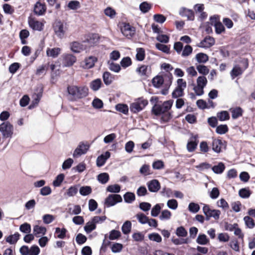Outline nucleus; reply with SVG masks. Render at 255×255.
Returning a JSON list of instances; mask_svg holds the SVG:
<instances>
[{"instance_id":"obj_1","label":"nucleus","mask_w":255,"mask_h":255,"mask_svg":"<svg viewBox=\"0 0 255 255\" xmlns=\"http://www.w3.org/2000/svg\"><path fill=\"white\" fill-rule=\"evenodd\" d=\"M98 41V36L94 34H89L85 36L82 42L75 41L71 44V49L72 51L80 53L87 50L93 46Z\"/></svg>"},{"instance_id":"obj_2","label":"nucleus","mask_w":255,"mask_h":255,"mask_svg":"<svg viewBox=\"0 0 255 255\" xmlns=\"http://www.w3.org/2000/svg\"><path fill=\"white\" fill-rule=\"evenodd\" d=\"M67 91L69 95H72L74 98L81 99L88 95V88L85 86L79 87L72 85L67 87Z\"/></svg>"},{"instance_id":"obj_3","label":"nucleus","mask_w":255,"mask_h":255,"mask_svg":"<svg viewBox=\"0 0 255 255\" xmlns=\"http://www.w3.org/2000/svg\"><path fill=\"white\" fill-rule=\"evenodd\" d=\"M207 79L204 76H199L196 80V86H195L193 90L197 96H201L203 95L204 88L207 84Z\"/></svg>"},{"instance_id":"obj_4","label":"nucleus","mask_w":255,"mask_h":255,"mask_svg":"<svg viewBox=\"0 0 255 255\" xmlns=\"http://www.w3.org/2000/svg\"><path fill=\"white\" fill-rule=\"evenodd\" d=\"M148 104L147 100L143 98H138L130 105V109L133 113H138L142 110Z\"/></svg>"},{"instance_id":"obj_5","label":"nucleus","mask_w":255,"mask_h":255,"mask_svg":"<svg viewBox=\"0 0 255 255\" xmlns=\"http://www.w3.org/2000/svg\"><path fill=\"white\" fill-rule=\"evenodd\" d=\"M13 126L8 122H5L0 125V132L3 137H11L13 134Z\"/></svg>"},{"instance_id":"obj_6","label":"nucleus","mask_w":255,"mask_h":255,"mask_svg":"<svg viewBox=\"0 0 255 255\" xmlns=\"http://www.w3.org/2000/svg\"><path fill=\"white\" fill-rule=\"evenodd\" d=\"M120 28L122 34L129 38L135 33V28L129 23L122 22L120 24Z\"/></svg>"},{"instance_id":"obj_7","label":"nucleus","mask_w":255,"mask_h":255,"mask_svg":"<svg viewBox=\"0 0 255 255\" xmlns=\"http://www.w3.org/2000/svg\"><path fill=\"white\" fill-rule=\"evenodd\" d=\"M203 211L206 216V219L209 220L211 217L214 218L215 220L219 219L221 214L220 211L218 210H212L209 205L204 204L203 207Z\"/></svg>"},{"instance_id":"obj_8","label":"nucleus","mask_w":255,"mask_h":255,"mask_svg":"<svg viewBox=\"0 0 255 255\" xmlns=\"http://www.w3.org/2000/svg\"><path fill=\"white\" fill-rule=\"evenodd\" d=\"M53 29L55 34L59 38H62L66 32L65 24L59 20L56 21L53 24Z\"/></svg>"},{"instance_id":"obj_9","label":"nucleus","mask_w":255,"mask_h":255,"mask_svg":"<svg viewBox=\"0 0 255 255\" xmlns=\"http://www.w3.org/2000/svg\"><path fill=\"white\" fill-rule=\"evenodd\" d=\"M122 201V198L120 195L119 194H110L107 198H106L105 201V204L107 207H109L114 206L118 203Z\"/></svg>"},{"instance_id":"obj_10","label":"nucleus","mask_w":255,"mask_h":255,"mask_svg":"<svg viewBox=\"0 0 255 255\" xmlns=\"http://www.w3.org/2000/svg\"><path fill=\"white\" fill-rule=\"evenodd\" d=\"M243 67L240 64H238L233 67L230 73L232 79H234L236 77L241 75L244 71L248 67V64L247 61L243 62Z\"/></svg>"},{"instance_id":"obj_11","label":"nucleus","mask_w":255,"mask_h":255,"mask_svg":"<svg viewBox=\"0 0 255 255\" xmlns=\"http://www.w3.org/2000/svg\"><path fill=\"white\" fill-rule=\"evenodd\" d=\"M28 22L29 26L34 30L41 31L43 29L44 23L42 21L37 20L32 17H29Z\"/></svg>"},{"instance_id":"obj_12","label":"nucleus","mask_w":255,"mask_h":255,"mask_svg":"<svg viewBox=\"0 0 255 255\" xmlns=\"http://www.w3.org/2000/svg\"><path fill=\"white\" fill-rule=\"evenodd\" d=\"M97 61V58L96 57L90 56L85 59V60L81 63V66L84 69H90L94 66Z\"/></svg>"},{"instance_id":"obj_13","label":"nucleus","mask_w":255,"mask_h":255,"mask_svg":"<svg viewBox=\"0 0 255 255\" xmlns=\"http://www.w3.org/2000/svg\"><path fill=\"white\" fill-rule=\"evenodd\" d=\"M215 40L214 38L210 36H206L202 40L197 46L202 48H210L215 44Z\"/></svg>"},{"instance_id":"obj_14","label":"nucleus","mask_w":255,"mask_h":255,"mask_svg":"<svg viewBox=\"0 0 255 255\" xmlns=\"http://www.w3.org/2000/svg\"><path fill=\"white\" fill-rule=\"evenodd\" d=\"M210 21L212 25L214 24L215 28V32L217 34H221L225 31V28L223 24L220 21H217L216 17L213 16L210 18Z\"/></svg>"},{"instance_id":"obj_15","label":"nucleus","mask_w":255,"mask_h":255,"mask_svg":"<svg viewBox=\"0 0 255 255\" xmlns=\"http://www.w3.org/2000/svg\"><path fill=\"white\" fill-rule=\"evenodd\" d=\"M89 148V146L88 144L80 143L74 151L73 156L76 157L86 153Z\"/></svg>"},{"instance_id":"obj_16","label":"nucleus","mask_w":255,"mask_h":255,"mask_svg":"<svg viewBox=\"0 0 255 255\" xmlns=\"http://www.w3.org/2000/svg\"><path fill=\"white\" fill-rule=\"evenodd\" d=\"M62 58L63 65L66 67L73 65L76 61V58L71 54H64Z\"/></svg>"},{"instance_id":"obj_17","label":"nucleus","mask_w":255,"mask_h":255,"mask_svg":"<svg viewBox=\"0 0 255 255\" xmlns=\"http://www.w3.org/2000/svg\"><path fill=\"white\" fill-rule=\"evenodd\" d=\"M179 14L182 16L186 17L188 20H193L194 19L193 11L185 7H181L180 9Z\"/></svg>"},{"instance_id":"obj_18","label":"nucleus","mask_w":255,"mask_h":255,"mask_svg":"<svg viewBox=\"0 0 255 255\" xmlns=\"http://www.w3.org/2000/svg\"><path fill=\"white\" fill-rule=\"evenodd\" d=\"M224 145L223 141L220 139L213 140L212 147L213 150L216 153H220Z\"/></svg>"},{"instance_id":"obj_19","label":"nucleus","mask_w":255,"mask_h":255,"mask_svg":"<svg viewBox=\"0 0 255 255\" xmlns=\"http://www.w3.org/2000/svg\"><path fill=\"white\" fill-rule=\"evenodd\" d=\"M46 231L47 229L44 227L39 225H35L33 226V233L36 237L44 236L46 234Z\"/></svg>"},{"instance_id":"obj_20","label":"nucleus","mask_w":255,"mask_h":255,"mask_svg":"<svg viewBox=\"0 0 255 255\" xmlns=\"http://www.w3.org/2000/svg\"><path fill=\"white\" fill-rule=\"evenodd\" d=\"M46 7L44 4L37 2L34 6V12L38 15H43L46 11Z\"/></svg>"},{"instance_id":"obj_21","label":"nucleus","mask_w":255,"mask_h":255,"mask_svg":"<svg viewBox=\"0 0 255 255\" xmlns=\"http://www.w3.org/2000/svg\"><path fill=\"white\" fill-rule=\"evenodd\" d=\"M147 186L149 190L152 192H157L160 188V183L157 180H152L147 183Z\"/></svg>"},{"instance_id":"obj_22","label":"nucleus","mask_w":255,"mask_h":255,"mask_svg":"<svg viewBox=\"0 0 255 255\" xmlns=\"http://www.w3.org/2000/svg\"><path fill=\"white\" fill-rule=\"evenodd\" d=\"M61 49L59 47L55 48H48L46 50V55L48 57H51L53 58L58 57L61 53Z\"/></svg>"},{"instance_id":"obj_23","label":"nucleus","mask_w":255,"mask_h":255,"mask_svg":"<svg viewBox=\"0 0 255 255\" xmlns=\"http://www.w3.org/2000/svg\"><path fill=\"white\" fill-rule=\"evenodd\" d=\"M110 157V153L109 151H106L104 154L101 155L97 159V165L98 167L103 166Z\"/></svg>"},{"instance_id":"obj_24","label":"nucleus","mask_w":255,"mask_h":255,"mask_svg":"<svg viewBox=\"0 0 255 255\" xmlns=\"http://www.w3.org/2000/svg\"><path fill=\"white\" fill-rule=\"evenodd\" d=\"M78 188V185L71 186L67 190L64 195L68 197H73L77 194Z\"/></svg>"},{"instance_id":"obj_25","label":"nucleus","mask_w":255,"mask_h":255,"mask_svg":"<svg viewBox=\"0 0 255 255\" xmlns=\"http://www.w3.org/2000/svg\"><path fill=\"white\" fill-rule=\"evenodd\" d=\"M102 85V82L100 79H96L91 81L90 83V87L94 91H97L99 90Z\"/></svg>"},{"instance_id":"obj_26","label":"nucleus","mask_w":255,"mask_h":255,"mask_svg":"<svg viewBox=\"0 0 255 255\" xmlns=\"http://www.w3.org/2000/svg\"><path fill=\"white\" fill-rule=\"evenodd\" d=\"M230 111L232 113V117L234 119L241 116L243 113V110L240 107L231 108Z\"/></svg>"},{"instance_id":"obj_27","label":"nucleus","mask_w":255,"mask_h":255,"mask_svg":"<svg viewBox=\"0 0 255 255\" xmlns=\"http://www.w3.org/2000/svg\"><path fill=\"white\" fill-rule=\"evenodd\" d=\"M196 242L199 245H205L209 243V240L205 234H199L196 239Z\"/></svg>"},{"instance_id":"obj_28","label":"nucleus","mask_w":255,"mask_h":255,"mask_svg":"<svg viewBox=\"0 0 255 255\" xmlns=\"http://www.w3.org/2000/svg\"><path fill=\"white\" fill-rule=\"evenodd\" d=\"M104 14L111 19L114 18L117 14L116 10L111 7H107L104 9Z\"/></svg>"},{"instance_id":"obj_29","label":"nucleus","mask_w":255,"mask_h":255,"mask_svg":"<svg viewBox=\"0 0 255 255\" xmlns=\"http://www.w3.org/2000/svg\"><path fill=\"white\" fill-rule=\"evenodd\" d=\"M196 59L198 63H205L209 60L208 56L203 53H199L196 55Z\"/></svg>"},{"instance_id":"obj_30","label":"nucleus","mask_w":255,"mask_h":255,"mask_svg":"<svg viewBox=\"0 0 255 255\" xmlns=\"http://www.w3.org/2000/svg\"><path fill=\"white\" fill-rule=\"evenodd\" d=\"M225 169V165L222 162H219L218 165L212 167L213 171L216 174L222 173Z\"/></svg>"},{"instance_id":"obj_31","label":"nucleus","mask_w":255,"mask_h":255,"mask_svg":"<svg viewBox=\"0 0 255 255\" xmlns=\"http://www.w3.org/2000/svg\"><path fill=\"white\" fill-rule=\"evenodd\" d=\"M19 236L20 235L18 233H16L13 235L8 236L6 237L5 240L6 242L9 243L10 244H14L19 239Z\"/></svg>"},{"instance_id":"obj_32","label":"nucleus","mask_w":255,"mask_h":255,"mask_svg":"<svg viewBox=\"0 0 255 255\" xmlns=\"http://www.w3.org/2000/svg\"><path fill=\"white\" fill-rule=\"evenodd\" d=\"M152 82L155 87L158 88L163 84L164 80L162 76H156L153 78Z\"/></svg>"},{"instance_id":"obj_33","label":"nucleus","mask_w":255,"mask_h":255,"mask_svg":"<svg viewBox=\"0 0 255 255\" xmlns=\"http://www.w3.org/2000/svg\"><path fill=\"white\" fill-rule=\"evenodd\" d=\"M196 69L198 72L203 75L202 76H205L209 73V69L204 65H198L196 66Z\"/></svg>"},{"instance_id":"obj_34","label":"nucleus","mask_w":255,"mask_h":255,"mask_svg":"<svg viewBox=\"0 0 255 255\" xmlns=\"http://www.w3.org/2000/svg\"><path fill=\"white\" fill-rule=\"evenodd\" d=\"M131 223L129 221H126L122 227V230L124 234H128L131 231Z\"/></svg>"},{"instance_id":"obj_35","label":"nucleus","mask_w":255,"mask_h":255,"mask_svg":"<svg viewBox=\"0 0 255 255\" xmlns=\"http://www.w3.org/2000/svg\"><path fill=\"white\" fill-rule=\"evenodd\" d=\"M97 179L101 183L104 184L109 181V176L107 173H102L98 175Z\"/></svg>"},{"instance_id":"obj_36","label":"nucleus","mask_w":255,"mask_h":255,"mask_svg":"<svg viewBox=\"0 0 255 255\" xmlns=\"http://www.w3.org/2000/svg\"><path fill=\"white\" fill-rule=\"evenodd\" d=\"M173 103L172 100H168L164 102L161 106L163 113H166L170 109Z\"/></svg>"},{"instance_id":"obj_37","label":"nucleus","mask_w":255,"mask_h":255,"mask_svg":"<svg viewBox=\"0 0 255 255\" xmlns=\"http://www.w3.org/2000/svg\"><path fill=\"white\" fill-rule=\"evenodd\" d=\"M116 109L124 114L127 115L128 114V108L127 105L122 104H118L116 106Z\"/></svg>"},{"instance_id":"obj_38","label":"nucleus","mask_w":255,"mask_h":255,"mask_svg":"<svg viewBox=\"0 0 255 255\" xmlns=\"http://www.w3.org/2000/svg\"><path fill=\"white\" fill-rule=\"evenodd\" d=\"M135 217L141 224H145L148 221V217L142 213H137Z\"/></svg>"},{"instance_id":"obj_39","label":"nucleus","mask_w":255,"mask_h":255,"mask_svg":"<svg viewBox=\"0 0 255 255\" xmlns=\"http://www.w3.org/2000/svg\"><path fill=\"white\" fill-rule=\"evenodd\" d=\"M65 177L64 174H60L57 176L55 179L53 181V185L54 187H59L61 184Z\"/></svg>"},{"instance_id":"obj_40","label":"nucleus","mask_w":255,"mask_h":255,"mask_svg":"<svg viewBox=\"0 0 255 255\" xmlns=\"http://www.w3.org/2000/svg\"><path fill=\"white\" fill-rule=\"evenodd\" d=\"M148 68V66L142 65L136 69V71L141 76H146Z\"/></svg>"},{"instance_id":"obj_41","label":"nucleus","mask_w":255,"mask_h":255,"mask_svg":"<svg viewBox=\"0 0 255 255\" xmlns=\"http://www.w3.org/2000/svg\"><path fill=\"white\" fill-rule=\"evenodd\" d=\"M148 239L152 241L160 243L162 241L161 237L157 233H153L148 235Z\"/></svg>"},{"instance_id":"obj_42","label":"nucleus","mask_w":255,"mask_h":255,"mask_svg":"<svg viewBox=\"0 0 255 255\" xmlns=\"http://www.w3.org/2000/svg\"><path fill=\"white\" fill-rule=\"evenodd\" d=\"M31 226L27 223L21 225L19 227V230L25 234H29L31 232Z\"/></svg>"},{"instance_id":"obj_43","label":"nucleus","mask_w":255,"mask_h":255,"mask_svg":"<svg viewBox=\"0 0 255 255\" xmlns=\"http://www.w3.org/2000/svg\"><path fill=\"white\" fill-rule=\"evenodd\" d=\"M109 68L111 70L115 72H119L121 70V67L119 64L115 63L113 61H108Z\"/></svg>"},{"instance_id":"obj_44","label":"nucleus","mask_w":255,"mask_h":255,"mask_svg":"<svg viewBox=\"0 0 255 255\" xmlns=\"http://www.w3.org/2000/svg\"><path fill=\"white\" fill-rule=\"evenodd\" d=\"M145 57V51L142 48L136 49V58L138 61H142Z\"/></svg>"},{"instance_id":"obj_45","label":"nucleus","mask_w":255,"mask_h":255,"mask_svg":"<svg viewBox=\"0 0 255 255\" xmlns=\"http://www.w3.org/2000/svg\"><path fill=\"white\" fill-rule=\"evenodd\" d=\"M121 187L118 184L111 185L107 188V191L111 193H119Z\"/></svg>"},{"instance_id":"obj_46","label":"nucleus","mask_w":255,"mask_h":255,"mask_svg":"<svg viewBox=\"0 0 255 255\" xmlns=\"http://www.w3.org/2000/svg\"><path fill=\"white\" fill-rule=\"evenodd\" d=\"M171 217V213L168 210H164L161 212V214L159 216L161 220H168Z\"/></svg>"},{"instance_id":"obj_47","label":"nucleus","mask_w":255,"mask_h":255,"mask_svg":"<svg viewBox=\"0 0 255 255\" xmlns=\"http://www.w3.org/2000/svg\"><path fill=\"white\" fill-rule=\"evenodd\" d=\"M246 226L250 228H253L255 226L254 220L249 216H245L244 218Z\"/></svg>"},{"instance_id":"obj_48","label":"nucleus","mask_w":255,"mask_h":255,"mask_svg":"<svg viewBox=\"0 0 255 255\" xmlns=\"http://www.w3.org/2000/svg\"><path fill=\"white\" fill-rule=\"evenodd\" d=\"M96 225L94 223V222L91 220L88 222L84 227L85 231L87 233H89L91 232L93 230L95 229Z\"/></svg>"},{"instance_id":"obj_49","label":"nucleus","mask_w":255,"mask_h":255,"mask_svg":"<svg viewBox=\"0 0 255 255\" xmlns=\"http://www.w3.org/2000/svg\"><path fill=\"white\" fill-rule=\"evenodd\" d=\"M92 192V189L90 186H82L79 189V192L83 196L89 195Z\"/></svg>"},{"instance_id":"obj_50","label":"nucleus","mask_w":255,"mask_h":255,"mask_svg":"<svg viewBox=\"0 0 255 255\" xmlns=\"http://www.w3.org/2000/svg\"><path fill=\"white\" fill-rule=\"evenodd\" d=\"M66 230L65 228L60 229L56 228L55 230V234L57 237L59 239H64L66 236Z\"/></svg>"},{"instance_id":"obj_51","label":"nucleus","mask_w":255,"mask_h":255,"mask_svg":"<svg viewBox=\"0 0 255 255\" xmlns=\"http://www.w3.org/2000/svg\"><path fill=\"white\" fill-rule=\"evenodd\" d=\"M188 210L190 212L196 213L200 210V206L198 204L192 202L189 204Z\"/></svg>"},{"instance_id":"obj_52","label":"nucleus","mask_w":255,"mask_h":255,"mask_svg":"<svg viewBox=\"0 0 255 255\" xmlns=\"http://www.w3.org/2000/svg\"><path fill=\"white\" fill-rule=\"evenodd\" d=\"M123 248L122 244L120 243H114L111 246V250L114 253H120Z\"/></svg>"},{"instance_id":"obj_53","label":"nucleus","mask_w":255,"mask_h":255,"mask_svg":"<svg viewBox=\"0 0 255 255\" xmlns=\"http://www.w3.org/2000/svg\"><path fill=\"white\" fill-rule=\"evenodd\" d=\"M155 47L157 49L162 51L163 52L165 53H169L170 48L168 46L166 45L160 43H157L155 44Z\"/></svg>"},{"instance_id":"obj_54","label":"nucleus","mask_w":255,"mask_h":255,"mask_svg":"<svg viewBox=\"0 0 255 255\" xmlns=\"http://www.w3.org/2000/svg\"><path fill=\"white\" fill-rule=\"evenodd\" d=\"M104 82L106 85L110 84L113 80L111 74L108 72H105L103 75Z\"/></svg>"},{"instance_id":"obj_55","label":"nucleus","mask_w":255,"mask_h":255,"mask_svg":"<svg viewBox=\"0 0 255 255\" xmlns=\"http://www.w3.org/2000/svg\"><path fill=\"white\" fill-rule=\"evenodd\" d=\"M49 63L40 66L36 70V74L37 75H41L45 73L48 69Z\"/></svg>"},{"instance_id":"obj_56","label":"nucleus","mask_w":255,"mask_h":255,"mask_svg":"<svg viewBox=\"0 0 255 255\" xmlns=\"http://www.w3.org/2000/svg\"><path fill=\"white\" fill-rule=\"evenodd\" d=\"M126 202L130 203L135 200V195L131 192H127L124 196Z\"/></svg>"},{"instance_id":"obj_57","label":"nucleus","mask_w":255,"mask_h":255,"mask_svg":"<svg viewBox=\"0 0 255 255\" xmlns=\"http://www.w3.org/2000/svg\"><path fill=\"white\" fill-rule=\"evenodd\" d=\"M217 117L221 121L228 120L230 118L229 114L227 111H222L217 115Z\"/></svg>"},{"instance_id":"obj_58","label":"nucleus","mask_w":255,"mask_h":255,"mask_svg":"<svg viewBox=\"0 0 255 255\" xmlns=\"http://www.w3.org/2000/svg\"><path fill=\"white\" fill-rule=\"evenodd\" d=\"M184 95V90L176 87L172 92V96L173 98H179Z\"/></svg>"},{"instance_id":"obj_59","label":"nucleus","mask_w":255,"mask_h":255,"mask_svg":"<svg viewBox=\"0 0 255 255\" xmlns=\"http://www.w3.org/2000/svg\"><path fill=\"white\" fill-rule=\"evenodd\" d=\"M195 167L196 169H198L199 171H202L205 169H209L211 167V165L207 162H203L200 163L198 165H196Z\"/></svg>"},{"instance_id":"obj_60","label":"nucleus","mask_w":255,"mask_h":255,"mask_svg":"<svg viewBox=\"0 0 255 255\" xmlns=\"http://www.w3.org/2000/svg\"><path fill=\"white\" fill-rule=\"evenodd\" d=\"M68 7L72 10H76L80 7V3L77 0H72L68 4Z\"/></svg>"},{"instance_id":"obj_61","label":"nucleus","mask_w":255,"mask_h":255,"mask_svg":"<svg viewBox=\"0 0 255 255\" xmlns=\"http://www.w3.org/2000/svg\"><path fill=\"white\" fill-rule=\"evenodd\" d=\"M156 39L161 43H167L169 41V36L166 34H159L157 37Z\"/></svg>"},{"instance_id":"obj_62","label":"nucleus","mask_w":255,"mask_h":255,"mask_svg":"<svg viewBox=\"0 0 255 255\" xmlns=\"http://www.w3.org/2000/svg\"><path fill=\"white\" fill-rule=\"evenodd\" d=\"M121 236V233L120 231L113 230L111 231L109 235V239L111 240H116Z\"/></svg>"},{"instance_id":"obj_63","label":"nucleus","mask_w":255,"mask_h":255,"mask_svg":"<svg viewBox=\"0 0 255 255\" xmlns=\"http://www.w3.org/2000/svg\"><path fill=\"white\" fill-rule=\"evenodd\" d=\"M167 205L170 209L175 210L178 207V203L175 199H170L167 201Z\"/></svg>"},{"instance_id":"obj_64","label":"nucleus","mask_w":255,"mask_h":255,"mask_svg":"<svg viewBox=\"0 0 255 255\" xmlns=\"http://www.w3.org/2000/svg\"><path fill=\"white\" fill-rule=\"evenodd\" d=\"M131 64V61L129 57L124 58L121 61V65L123 67L126 68Z\"/></svg>"}]
</instances>
